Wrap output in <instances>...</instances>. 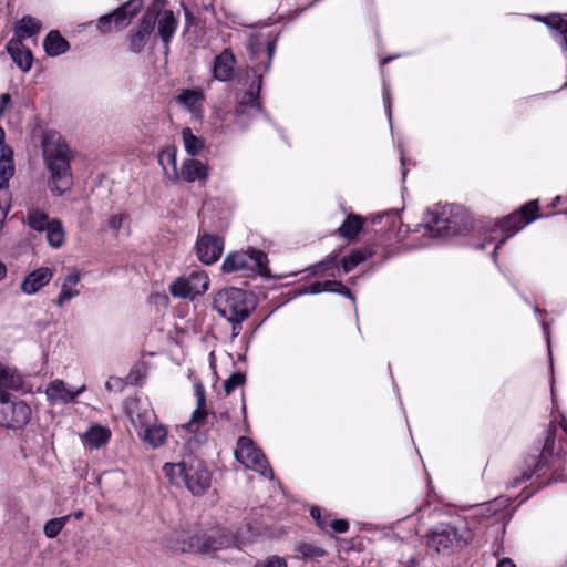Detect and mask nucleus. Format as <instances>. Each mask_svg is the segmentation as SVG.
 <instances>
[{
  "instance_id": "obj_1",
  "label": "nucleus",
  "mask_w": 567,
  "mask_h": 567,
  "mask_svg": "<svg viewBox=\"0 0 567 567\" xmlns=\"http://www.w3.org/2000/svg\"><path fill=\"white\" fill-rule=\"evenodd\" d=\"M72 151L60 136H51L43 143V161L49 172L48 187L61 196L73 185L71 172Z\"/></svg>"
},
{
  "instance_id": "obj_2",
  "label": "nucleus",
  "mask_w": 567,
  "mask_h": 567,
  "mask_svg": "<svg viewBox=\"0 0 567 567\" xmlns=\"http://www.w3.org/2000/svg\"><path fill=\"white\" fill-rule=\"evenodd\" d=\"M181 533H175L172 546L181 549L183 553H209L223 548L230 547L231 545H244L254 539L257 535L256 530L247 525V530H238L236 535H230L221 529H215L205 535L194 536L189 540H181Z\"/></svg>"
},
{
  "instance_id": "obj_3",
  "label": "nucleus",
  "mask_w": 567,
  "mask_h": 567,
  "mask_svg": "<svg viewBox=\"0 0 567 567\" xmlns=\"http://www.w3.org/2000/svg\"><path fill=\"white\" fill-rule=\"evenodd\" d=\"M213 308L226 319H247L250 315L245 291L233 287L215 293Z\"/></svg>"
},
{
  "instance_id": "obj_4",
  "label": "nucleus",
  "mask_w": 567,
  "mask_h": 567,
  "mask_svg": "<svg viewBox=\"0 0 567 567\" xmlns=\"http://www.w3.org/2000/svg\"><path fill=\"white\" fill-rule=\"evenodd\" d=\"M224 272L230 274L240 270L256 271L261 276L270 274L267 255L258 249L230 252L221 265Z\"/></svg>"
},
{
  "instance_id": "obj_5",
  "label": "nucleus",
  "mask_w": 567,
  "mask_h": 567,
  "mask_svg": "<svg viewBox=\"0 0 567 567\" xmlns=\"http://www.w3.org/2000/svg\"><path fill=\"white\" fill-rule=\"evenodd\" d=\"M538 210V202L532 200L524 205L520 210L515 212L511 215H508L506 218H504L502 221L496 223L494 227L492 228V233H496L497 230H501L502 233H508V235L503 236L497 245L494 248L493 251V258L496 257V251L499 249V247L509 238L513 236L516 231L522 229L524 226L528 225L533 220L537 218L536 213Z\"/></svg>"
},
{
  "instance_id": "obj_6",
  "label": "nucleus",
  "mask_w": 567,
  "mask_h": 567,
  "mask_svg": "<svg viewBox=\"0 0 567 567\" xmlns=\"http://www.w3.org/2000/svg\"><path fill=\"white\" fill-rule=\"evenodd\" d=\"M235 457L246 468H251L265 477H272V470L269 467L265 455L249 437L241 436L238 439Z\"/></svg>"
},
{
  "instance_id": "obj_7",
  "label": "nucleus",
  "mask_w": 567,
  "mask_h": 567,
  "mask_svg": "<svg viewBox=\"0 0 567 567\" xmlns=\"http://www.w3.org/2000/svg\"><path fill=\"white\" fill-rule=\"evenodd\" d=\"M466 544L467 540L451 525H442L427 535V546L443 555H450Z\"/></svg>"
},
{
  "instance_id": "obj_8",
  "label": "nucleus",
  "mask_w": 567,
  "mask_h": 567,
  "mask_svg": "<svg viewBox=\"0 0 567 567\" xmlns=\"http://www.w3.org/2000/svg\"><path fill=\"white\" fill-rule=\"evenodd\" d=\"M209 287V278L204 270H194L188 276L176 279L169 286V291L175 297L194 299L203 295Z\"/></svg>"
},
{
  "instance_id": "obj_9",
  "label": "nucleus",
  "mask_w": 567,
  "mask_h": 567,
  "mask_svg": "<svg viewBox=\"0 0 567 567\" xmlns=\"http://www.w3.org/2000/svg\"><path fill=\"white\" fill-rule=\"evenodd\" d=\"M452 206H444L436 210L429 212L426 227L433 236H451L457 233V216L453 213Z\"/></svg>"
},
{
  "instance_id": "obj_10",
  "label": "nucleus",
  "mask_w": 567,
  "mask_h": 567,
  "mask_svg": "<svg viewBox=\"0 0 567 567\" xmlns=\"http://www.w3.org/2000/svg\"><path fill=\"white\" fill-rule=\"evenodd\" d=\"M142 7L141 0H131L112 14L102 16L96 23V28L101 33H107L112 29L113 21L116 25L125 28L132 19L137 14Z\"/></svg>"
},
{
  "instance_id": "obj_11",
  "label": "nucleus",
  "mask_w": 567,
  "mask_h": 567,
  "mask_svg": "<svg viewBox=\"0 0 567 567\" xmlns=\"http://www.w3.org/2000/svg\"><path fill=\"white\" fill-rule=\"evenodd\" d=\"M224 250L223 239L215 235L204 234L198 237L196 243V254L198 259L206 265L216 262Z\"/></svg>"
},
{
  "instance_id": "obj_12",
  "label": "nucleus",
  "mask_w": 567,
  "mask_h": 567,
  "mask_svg": "<svg viewBox=\"0 0 567 567\" xmlns=\"http://www.w3.org/2000/svg\"><path fill=\"white\" fill-rule=\"evenodd\" d=\"M185 486L194 495H202L210 486V474L199 462L188 464V475Z\"/></svg>"
},
{
  "instance_id": "obj_13",
  "label": "nucleus",
  "mask_w": 567,
  "mask_h": 567,
  "mask_svg": "<svg viewBox=\"0 0 567 567\" xmlns=\"http://www.w3.org/2000/svg\"><path fill=\"white\" fill-rule=\"evenodd\" d=\"M156 23L154 12H146L142 17L136 31L130 37V49L134 53H140L146 45Z\"/></svg>"
},
{
  "instance_id": "obj_14",
  "label": "nucleus",
  "mask_w": 567,
  "mask_h": 567,
  "mask_svg": "<svg viewBox=\"0 0 567 567\" xmlns=\"http://www.w3.org/2000/svg\"><path fill=\"white\" fill-rule=\"evenodd\" d=\"M176 102L189 112L194 118L200 120L203 117L205 94L202 89L179 90Z\"/></svg>"
},
{
  "instance_id": "obj_15",
  "label": "nucleus",
  "mask_w": 567,
  "mask_h": 567,
  "mask_svg": "<svg viewBox=\"0 0 567 567\" xmlns=\"http://www.w3.org/2000/svg\"><path fill=\"white\" fill-rule=\"evenodd\" d=\"M84 391V385L73 391L66 386L64 381L56 379L47 385L45 395L51 404H68Z\"/></svg>"
},
{
  "instance_id": "obj_16",
  "label": "nucleus",
  "mask_w": 567,
  "mask_h": 567,
  "mask_svg": "<svg viewBox=\"0 0 567 567\" xmlns=\"http://www.w3.org/2000/svg\"><path fill=\"white\" fill-rule=\"evenodd\" d=\"M178 176L179 181L205 184L209 176V167L199 159L188 158L182 163Z\"/></svg>"
},
{
  "instance_id": "obj_17",
  "label": "nucleus",
  "mask_w": 567,
  "mask_h": 567,
  "mask_svg": "<svg viewBox=\"0 0 567 567\" xmlns=\"http://www.w3.org/2000/svg\"><path fill=\"white\" fill-rule=\"evenodd\" d=\"M236 65V59L230 49H225L214 60L213 76L214 79L226 82L233 79Z\"/></svg>"
},
{
  "instance_id": "obj_18",
  "label": "nucleus",
  "mask_w": 567,
  "mask_h": 567,
  "mask_svg": "<svg viewBox=\"0 0 567 567\" xmlns=\"http://www.w3.org/2000/svg\"><path fill=\"white\" fill-rule=\"evenodd\" d=\"M21 385L22 379L16 369L0 363V403H10L8 390H18Z\"/></svg>"
},
{
  "instance_id": "obj_19",
  "label": "nucleus",
  "mask_w": 567,
  "mask_h": 567,
  "mask_svg": "<svg viewBox=\"0 0 567 567\" xmlns=\"http://www.w3.org/2000/svg\"><path fill=\"white\" fill-rule=\"evenodd\" d=\"M53 277L50 268L41 267L30 272L21 282L20 289L25 295L37 293L47 286Z\"/></svg>"
},
{
  "instance_id": "obj_20",
  "label": "nucleus",
  "mask_w": 567,
  "mask_h": 567,
  "mask_svg": "<svg viewBox=\"0 0 567 567\" xmlns=\"http://www.w3.org/2000/svg\"><path fill=\"white\" fill-rule=\"evenodd\" d=\"M3 409L4 420L9 427H22L24 426L31 415V409L28 404L22 401L11 402Z\"/></svg>"
},
{
  "instance_id": "obj_21",
  "label": "nucleus",
  "mask_w": 567,
  "mask_h": 567,
  "mask_svg": "<svg viewBox=\"0 0 567 567\" xmlns=\"http://www.w3.org/2000/svg\"><path fill=\"white\" fill-rule=\"evenodd\" d=\"M7 51L22 72H28L32 68L33 55L20 39H11L7 43Z\"/></svg>"
},
{
  "instance_id": "obj_22",
  "label": "nucleus",
  "mask_w": 567,
  "mask_h": 567,
  "mask_svg": "<svg viewBox=\"0 0 567 567\" xmlns=\"http://www.w3.org/2000/svg\"><path fill=\"white\" fill-rule=\"evenodd\" d=\"M12 154L11 148L2 146L0 155V198L3 200L7 197V202L9 200V194L7 190L9 181L14 174Z\"/></svg>"
},
{
  "instance_id": "obj_23",
  "label": "nucleus",
  "mask_w": 567,
  "mask_h": 567,
  "mask_svg": "<svg viewBox=\"0 0 567 567\" xmlns=\"http://www.w3.org/2000/svg\"><path fill=\"white\" fill-rule=\"evenodd\" d=\"M155 18L157 22L158 35L168 49V44L171 43L177 30L178 20L172 10H164L158 12L157 16L155 14Z\"/></svg>"
},
{
  "instance_id": "obj_24",
  "label": "nucleus",
  "mask_w": 567,
  "mask_h": 567,
  "mask_svg": "<svg viewBox=\"0 0 567 567\" xmlns=\"http://www.w3.org/2000/svg\"><path fill=\"white\" fill-rule=\"evenodd\" d=\"M81 280V271L78 269H72L64 278L60 293L55 300V305L58 307H63V305L71 299L78 297L80 295L79 289L76 288L78 284Z\"/></svg>"
},
{
  "instance_id": "obj_25",
  "label": "nucleus",
  "mask_w": 567,
  "mask_h": 567,
  "mask_svg": "<svg viewBox=\"0 0 567 567\" xmlns=\"http://www.w3.org/2000/svg\"><path fill=\"white\" fill-rule=\"evenodd\" d=\"M194 392L197 401V408L193 412L192 420L185 425L190 432H196L200 424L206 420V399L204 385L197 381L194 383Z\"/></svg>"
},
{
  "instance_id": "obj_26",
  "label": "nucleus",
  "mask_w": 567,
  "mask_h": 567,
  "mask_svg": "<svg viewBox=\"0 0 567 567\" xmlns=\"http://www.w3.org/2000/svg\"><path fill=\"white\" fill-rule=\"evenodd\" d=\"M158 163L163 168L164 175L172 181H179L177 169V148L169 145L163 148L158 154Z\"/></svg>"
},
{
  "instance_id": "obj_27",
  "label": "nucleus",
  "mask_w": 567,
  "mask_h": 567,
  "mask_svg": "<svg viewBox=\"0 0 567 567\" xmlns=\"http://www.w3.org/2000/svg\"><path fill=\"white\" fill-rule=\"evenodd\" d=\"M44 50L50 56H58L69 50L68 41L59 31H50L44 40Z\"/></svg>"
},
{
  "instance_id": "obj_28",
  "label": "nucleus",
  "mask_w": 567,
  "mask_h": 567,
  "mask_svg": "<svg viewBox=\"0 0 567 567\" xmlns=\"http://www.w3.org/2000/svg\"><path fill=\"white\" fill-rule=\"evenodd\" d=\"M163 472L172 484L179 486L182 484H186L188 464L185 462L166 463L163 466Z\"/></svg>"
},
{
  "instance_id": "obj_29",
  "label": "nucleus",
  "mask_w": 567,
  "mask_h": 567,
  "mask_svg": "<svg viewBox=\"0 0 567 567\" xmlns=\"http://www.w3.org/2000/svg\"><path fill=\"white\" fill-rule=\"evenodd\" d=\"M182 140L183 146L189 156H196L200 154L205 147V141L193 134L192 130L188 127L183 128Z\"/></svg>"
},
{
  "instance_id": "obj_30",
  "label": "nucleus",
  "mask_w": 567,
  "mask_h": 567,
  "mask_svg": "<svg viewBox=\"0 0 567 567\" xmlns=\"http://www.w3.org/2000/svg\"><path fill=\"white\" fill-rule=\"evenodd\" d=\"M41 29L39 20L27 16L23 17L16 27V34L21 41L37 34Z\"/></svg>"
},
{
  "instance_id": "obj_31",
  "label": "nucleus",
  "mask_w": 567,
  "mask_h": 567,
  "mask_svg": "<svg viewBox=\"0 0 567 567\" xmlns=\"http://www.w3.org/2000/svg\"><path fill=\"white\" fill-rule=\"evenodd\" d=\"M167 437V430L162 424H153L145 429L143 440L154 449L162 446Z\"/></svg>"
},
{
  "instance_id": "obj_32",
  "label": "nucleus",
  "mask_w": 567,
  "mask_h": 567,
  "mask_svg": "<svg viewBox=\"0 0 567 567\" xmlns=\"http://www.w3.org/2000/svg\"><path fill=\"white\" fill-rule=\"evenodd\" d=\"M85 441L87 444H90L93 447H100L110 439V431L103 426H92L86 433H85Z\"/></svg>"
},
{
  "instance_id": "obj_33",
  "label": "nucleus",
  "mask_w": 567,
  "mask_h": 567,
  "mask_svg": "<svg viewBox=\"0 0 567 567\" xmlns=\"http://www.w3.org/2000/svg\"><path fill=\"white\" fill-rule=\"evenodd\" d=\"M362 228V219L357 215H349L339 228L342 237L353 239Z\"/></svg>"
},
{
  "instance_id": "obj_34",
  "label": "nucleus",
  "mask_w": 567,
  "mask_h": 567,
  "mask_svg": "<svg viewBox=\"0 0 567 567\" xmlns=\"http://www.w3.org/2000/svg\"><path fill=\"white\" fill-rule=\"evenodd\" d=\"M371 256H372V252L368 249H357V250L352 251L349 256H347L342 259L341 264H342L343 271L344 272L351 271L359 264L363 262Z\"/></svg>"
},
{
  "instance_id": "obj_35",
  "label": "nucleus",
  "mask_w": 567,
  "mask_h": 567,
  "mask_svg": "<svg viewBox=\"0 0 567 567\" xmlns=\"http://www.w3.org/2000/svg\"><path fill=\"white\" fill-rule=\"evenodd\" d=\"M47 239L53 248H59L64 241V230L61 223L52 219L50 226L45 229Z\"/></svg>"
},
{
  "instance_id": "obj_36",
  "label": "nucleus",
  "mask_w": 567,
  "mask_h": 567,
  "mask_svg": "<svg viewBox=\"0 0 567 567\" xmlns=\"http://www.w3.org/2000/svg\"><path fill=\"white\" fill-rule=\"evenodd\" d=\"M48 215L39 209H30L28 214V225L38 231H43L50 226Z\"/></svg>"
},
{
  "instance_id": "obj_37",
  "label": "nucleus",
  "mask_w": 567,
  "mask_h": 567,
  "mask_svg": "<svg viewBox=\"0 0 567 567\" xmlns=\"http://www.w3.org/2000/svg\"><path fill=\"white\" fill-rule=\"evenodd\" d=\"M264 43L266 45V56H267V62L265 64V71H268L270 68V63H271L274 53H275L276 45H275V41L269 38H267L264 41ZM260 44H262V41H259L258 37H252L249 41V49L251 50L252 53H257V47Z\"/></svg>"
},
{
  "instance_id": "obj_38",
  "label": "nucleus",
  "mask_w": 567,
  "mask_h": 567,
  "mask_svg": "<svg viewBox=\"0 0 567 567\" xmlns=\"http://www.w3.org/2000/svg\"><path fill=\"white\" fill-rule=\"evenodd\" d=\"M175 533H181L179 537H178L181 540H189L194 536H199L198 529L195 526H193V527L187 526L185 528L182 527L179 529L172 530L168 534V536L166 537V545H167V547H169L171 549L176 550V551H182V550L172 546Z\"/></svg>"
},
{
  "instance_id": "obj_39",
  "label": "nucleus",
  "mask_w": 567,
  "mask_h": 567,
  "mask_svg": "<svg viewBox=\"0 0 567 567\" xmlns=\"http://www.w3.org/2000/svg\"><path fill=\"white\" fill-rule=\"evenodd\" d=\"M70 516H63V517H58V518H52V519H49L45 525H44V535L49 538H54L56 537L60 532L62 530V528L65 526V524L68 523Z\"/></svg>"
},
{
  "instance_id": "obj_40",
  "label": "nucleus",
  "mask_w": 567,
  "mask_h": 567,
  "mask_svg": "<svg viewBox=\"0 0 567 567\" xmlns=\"http://www.w3.org/2000/svg\"><path fill=\"white\" fill-rule=\"evenodd\" d=\"M298 554L305 559H318L324 555V550L311 544H300L298 546Z\"/></svg>"
},
{
  "instance_id": "obj_41",
  "label": "nucleus",
  "mask_w": 567,
  "mask_h": 567,
  "mask_svg": "<svg viewBox=\"0 0 567 567\" xmlns=\"http://www.w3.org/2000/svg\"><path fill=\"white\" fill-rule=\"evenodd\" d=\"M245 375L243 373H233L224 383V390L227 394L231 393L236 388L243 385Z\"/></svg>"
},
{
  "instance_id": "obj_42",
  "label": "nucleus",
  "mask_w": 567,
  "mask_h": 567,
  "mask_svg": "<svg viewBox=\"0 0 567 567\" xmlns=\"http://www.w3.org/2000/svg\"><path fill=\"white\" fill-rule=\"evenodd\" d=\"M128 219V215L124 213H117L111 215L105 224L109 229L111 230H120L123 226V224Z\"/></svg>"
},
{
  "instance_id": "obj_43",
  "label": "nucleus",
  "mask_w": 567,
  "mask_h": 567,
  "mask_svg": "<svg viewBox=\"0 0 567 567\" xmlns=\"http://www.w3.org/2000/svg\"><path fill=\"white\" fill-rule=\"evenodd\" d=\"M260 86H261V75H259V82H258V86H257V92H254V91L247 92L245 94L244 99L240 102V107L243 105H249V106L256 107V109L259 107V105H258V92L260 90Z\"/></svg>"
},
{
  "instance_id": "obj_44",
  "label": "nucleus",
  "mask_w": 567,
  "mask_h": 567,
  "mask_svg": "<svg viewBox=\"0 0 567 567\" xmlns=\"http://www.w3.org/2000/svg\"><path fill=\"white\" fill-rule=\"evenodd\" d=\"M255 567H287L286 560L278 556H272L264 561H258Z\"/></svg>"
},
{
  "instance_id": "obj_45",
  "label": "nucleus",
  "mask_w": 567,
  "mask_h": 567,
  "mask_svg": "<svg viewBox=\"0 0 567 567\" xmlns=\"http://www.w3.org/2000/svg\"><path fill=\"white\" fill-rule=\"evenodd\" d=\"M125 386V382L123 379L121 378H117V377H111L106 383H105V388L106 390L109 391H123Z\"/></svg>"
},
{
  "instance_id": "obj_46",
  "label": "nucleus",
  "mask_w": 567,
  "mask_h": 567,
  "mask_svg": "<svg viewBox=\"0 0 567 567\" xmlns=\"http://www.w3.org/2000/svg\"><path fill=\"white\" fill-rule=\"evenodd\" d=\"M337 265V256L328 257L326 260L315 266V272H320L333 268Z\"/></svg>"
},
{
  "instance_id": "obj_47",
  "label": "nucleus",
  "mask_w": 567,
  "mask_h": 567,
  "mask_svg": "<svg viewBox=\"0 0 567 567\" xmlns=\"http://www.w3.org/2000/svg\"><path fill=\"white\" fill-rule=\"evenodd\" d=\"M554 445H555L554 433L548 431V434H547V436L545 439V443H544V446H543L542 457H544L546 454H551V452L554 450Z\"/></svg>"
},
{
  "instance_id": "obj_48",
  "label": "nucleus",
  "mask_w": 567,
  "mask_h": 567,
  "mask_svg": "<svg viewBox=\"0 0 567 567\" xmlns=\"http://www.w3.org/2000/svg\"><path fill=\"white\" fill-rule=\"evenodd\" d=\"M329 292H334V293L343 295V296L350 298L353 302L355 301V299H354L353 295L351 293V291L344 285H342L341 281H340V287H331L329 289Z\"/></svg>"
},
{
  "instance_id": "obj_49",
  "label": "nucleus",
  "mask_w": 567,
  "mask_h": 567,
  "mask_svg": "<svg viewBox=\"0 0 567 567\" xmlns=\"http://www.w3.org/2000/svg\"><path fill=\"white\" fill-rule=\"evenodd\" d=\"M331 527L336 533H346L349 528V524L344 519H334L331 523Z\"/></svg>"
},
{
  "instance_id": "obj_50",
  "label": "nucleus",
  "mask_w": 567,
  "mask_h": 567,
  "mask_svg": "<svg viewBox=\"0 0 567 567\" xmlns=\"http://www.w3.org/2000/svg\"><path fill=\"white\" fill-rule=\"evenodd\" d=\"M229 322H231V334L233 337H237L241 331V322L245 319H227Z\"/></svg>"
},
{
  "instance_id": "obj_51",
  "label": "nucleus",
  "mask_w": 567,
  "mask_h": 567,
  "mask_svg": "<svg viewBox=\"0 0 567 567\" xmlns=\"http://www.w3.org/2000/svg\"><path fill=\"white\" fill-rule=\"evenodd\" d=\"M310 514H311V517L317 522V524L321 528H324L326 522L322 520L320 517V509L318 507H313V508H311Z\"/></svg>"
},
{
  "instance_id": "obj_52",
  "label": "nucleus",
  "mask_w": 567,
  "mask_h": 567,
  "mask_svg": "<svg viewBox=\"0 0 567 567\" xmlns=\"http://www.w3.org/2000/svg\"><path fill=\"white\" fill-rule=\"evenodd\" d=\"M383 99H384V103L386 105V112H388V116H389V120L391 121V102H390V94H389V90H388V86L384 84L383 86Z\"/></svg>"
},
{
  "instance_id": "obj_53",
  "label": "nucleus",
  "mask_w": 567,
  "mask_h": 567,
  "mask_svg": "<svg viewBox=\"0 0 567 567\" xmlns=\"http://www.w3.org/2000/svg\"><path fill=\"white\" fill-rule=\"evenodd\" d=\"M10 100H11V97H10V94H8V93H3L0 95V117L2 116Z\"/></svg>"
},
{
  "instance_id": "obj_54",
  "label": "nucleus",
  "mask_w": 567,
  "mask_h": 567,
  "mask_svg": "<svg viewBox=\"0 0 567 567\" xmlns=\"http://www.w3.org/2000/svg\"><path fill=\"white\" fill-rule=\"evenodd\" d=\"M322 287V292H329V289L331 287H340V281L337 280H327V281H320Z\"/></svg>"
},
{
  "instance_id": "obj_55",
  "label": "nucleus",
  "mask_w": 567,
  "mask_h": 567,
  "mask_svg": "<svg viewBox=\"0 0 567 567\" xmlns=\"http://www.w3.org/2000/svg\"><path fill=\"white\" fill-rule=\"evenodd\" d=\"M306 292L308 293H321L322 292V287H321V282L318 281V282H315L312 285H310L307 289H306Z\"/></svg>"
},
{
  "instance_id": "obj_56",
  "label": "nucleus",
  "mask_w": 567,
  "mask_h": 567,
  "mask_svg": "<svg viewBox=\"0 0 567 567\" xmlns=\"http://www.w3.org/2000/svg\"><path fill=\"white\" fill-rule=\"evenodd\" d=\"M534 471H525L522 475V477H516L513 481V486H518L523 481L528 480L532 477Z\"/></svg>"
},
{
  "instance_id": "obj_57",
  "label": "nucleus",
  "mask_w": 567,
  "mask_h": 567,
  "mask_svg": "<svg viewBox=\"0 0 567 567\" xmlns=\"http://www.w3.org/2000/svg\"><path fill=\"white\" fill-rule=\"evenodd\" d=\"M497 567H516V565L509 558H504L498 563Z\"/></svg>"
},
{
  "instance_id": "obj_58",
  "label": "nucleus",
  "mask_w": 567,
  "mask_h": 567,
  "mask_svg": "<svg viewBox=\"0 0 567 567\" xmlns=\"http://www.w3.org/2000/svg\"><path fill=\"white\" fill-rule=\"evenodd\" d=\"M7 275V267L4 264L0 261V281L6 277Z\"/></svg>"
},
{
  "instance_id": "obj_59",
  "label": "nucleus",
  "mask_w": 567,
  "mask_h": 567,
  "mask_svg": "<svg viewBox=\"0 0 567 567\" xmlns=\"http://www.w3.org/2000/svg\"><path fill=\"white\" fill-rule=\"evenodd\" d=\"M3 140H4V131L3 128L0 126V146L2 147L3 145Z\"/></svg>"
},
{
  "instance_id": "obj_60",
  "label": "nucleus",
  "mask_w": 567,
  "mask_h": 567,
  "mask_svg": "<svg viewBox=\"0 0 567 567\" xmlns=\"http://www.w3.org/2000/svg\"><path fill=\"white\" fill-rule=\"evenodd\" d=\"M561 427H563L564 432L567 434V420L566 419H563Z\"/></svg>"
},
{
  "instance_id": "obj_61",
  "label": "nucleus",
  "mask_w": 567,
  "mask_h": 567,
  "mask_svg": "<svg viewBox=\"0 0 567 567\" xmlns=\"http://www.w3.org/2000/svg\"><path fill=\"white\" fill-rule=\"evenodd\" d=\"M74 516H75V518H76V519H80V518H82V516H83V512H82V511H79V512H76V513L74 514Z\"/></svg>"
},
{
  "instance_id": "obj_62",
  "label": "nucleus",
  "mask_w": 567,
  "mask_h": 567,
  "mask_svg": "<svg viewBox=\"0 0 567 567\" xmlns=\"http://www.w3.org/2000/svg\"><path fill=\"white\" fill-rule=\"evenodd\" d=\"M404 161H405L404 156H403V154H401V164H402V166H404Z\"/></svg>"
},
{
  "instance_id": "obj_63",
  "label": "nucleus",
  "mask_w": 567,
  "mask_h": 567,
  "mask_svg": "<svg viewBox=\"0 0 567 567\" xmlns=\"http://www.w3.org/2000/svg\"><path fill=\"white\" fill-rule=\"evenodd\" d=\"M405 174H406V171H405V168H403V169H402V175H403V177H405Z\"/></svg>"
},
{
  "instance_id": "obj_64",
  "label": "nucleus",
  "mask_w": 567,
  "mask_h": 567,
  "mask_svg": "<svg viewBox=\"0 0 567 567\" xmlns=\"http://www.w3.org/2000/svg\"><path fill=\"white\" fill-rule=\"evenodd\" d=\"M480 248H481V249H484V248H485V244H482V245L480 246Z\"/></svg>"
}]
</instances>
